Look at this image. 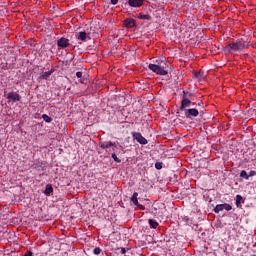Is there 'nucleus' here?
Segmentation results:
<instances>
[{"label":"nucleus","mask_w":256,"mask_h":256,"mask_svg":"<svg viewBox=\"0 0 256 256\" xmlns=\"http://www.w3.org/2000/svg\"><path fill=\"white\" fill-rule=\"evenodd\" d=\"M148 69L152 71V73H156V75H168L169 65H167V61L165 60H157L156 64H149Z\"/></svg>","instance_id":"f257e3e1"},{"label":"nucleus","mask_w":256,"mask_h":256,"mask_svg":"<svg viewBox=\"0 0 256 256\" xmlns=\"http://www.w3.org/2000/svg\"><path fill=\"white\" fill-rule=\"evenodd\" d=\"M228 51H243L245 49V42L237 41L230 43L227 47Z\"/></svg>","instance_id":"f03ea898"},{"label":"nucleus","mask_w":256,"mask_h":256,"mask_svg":"<svg viewBox=\"0 0 256 256\" xmlns=\"http://www.w3.org/2000/svg\"><path fill=\"white\" fill-rule=\"evenodd\" d=\"M131 135L134 141H137V143H139L140 145H147V143H149V141H147L146 138L143 137V134H141V132H132Z\"/></svg>","instance_id":"7ed1b4c3"},{"label":"nucleus","mask_w":256,"mask_h":256,"mask_svg":"<svg viewBox=\"0 0 256 256\" xmlns=\"http://www.w3.org/2000/svg\"><path fill=\"white\" fill-rule=\"evenodd\" d=\"M231 209H233V206L228 203L217 204L214 208V213H221V211H231Z\"/></svg>","instance_id":"20e7f679"},{"label":"nucleus","mask_w":256,"mask_h":256,"mask_svg":"<svg viewBox=\"0 0 256 256\" xmlns=\"http://www.w3.org/2000/svg\"><path fill=\"white\" fill-rule=\"evenodd\" d=\"M6 99H8V103H11V101L12 103H17L21 101V95H19L17 92H9Z\"/></svg>","instance_id":"39448f33"},{"label":"nucleus","mask_w":256,"mask_h":256,"mask_svg":"<svg viewBox=\"0 0 256 256\" xmlns=\"http://www.w3.org/2000/svg\"><path fill=\"white\" fill-rule=\"evenodd\" d=\"M70 45L71 42L65 37H61L57 40V46L59 49H67V47H69Z\"/></svg>","instance_id":"423d86ee"},{"label":"nucleus","mask_w":256,"mask_h":256,"mask_svg":"<svg viewBox=\"0 0 256 256\" xmlns=\"http://www.w3.org/2000/svg\"><path fill=\"white\" fill-rule=\"evenodd\" d=\"M184 115H185V117H187V119H193V117L199 116V110H197L195 108L186 109V110H184Z\"/></svg>","instance_id":"0eeeda50"},{"label":"nucleus","mask_w":256,"mask_h":256,"mask_svg":"<svg viewBox=\"0 0 256 256\" xmlns=\"http://www.w3.org/2000/svg\"><path fill=\"white\" fill-rule=\"evenodd\" d=\"M137 197H139V193L134 192L130 200L133 202V205L138 207V209H141L142 211L145 210V206L139 204V200L137 199Z\"/></svg>","instance_id":"6e6552de"},{"label":"nucleus","mask_w":256,"mask_h":256,"mask_svg":"<svg viewBox=\"0 0 256 256\" xmlns=\"http://www.w3.org/2000/svg\"><path fill=\"white\" fill-rule=\"evenodd\" d=\"M192 100H186L182 98L181 105H180V111H186L187 107H191V105H195V103L191 102Z\"/></svg>","instance_id":"1a4fd4ad"},{"label":"nucleus","mask_w":256,"mask_h":256,"mask_svg":"<svg viewBox=\"0 0 256 256\" xmlns=\"http://www.w3.org/2000/svg\"><path fill=\"white\" fill-rule=\"evenodd\" d=\"M182 99H186L188 101H195V94L191 92V90L183 91Z\"/></svg>","instance_id":"9d476101"},{"label":"nucleus","mask_w":256,"mask_h":256,"mask_svg":"<svg viewBox=\"0 0 256 256\" xmlns=\"http://www.w3.org/2000/svg\"><path fill=\"white\" fill-rule=\"evenodd\" d=\"M123 24L127 29H133V27L136 25V22L133 18H127L123 21Z\"/></svg>","instance_id":"9b49d317"},{"label":"nucleus","mask_w":256,"mask_h":256,"mask_svg":"<svg viewBox=\"0 0 256 256\" xmlns=\"http://www.w3.org/2000/svg\"><path fill=\"white\" fill-rule=\"evenodd\" d=\"M75 37L78 41H87V39H89V36L87 35V32L85 31H80L78 33L75 34Z\"/></svg>","instance_id":"f8f14e48"},{"label":"nucleus","mask_w":256,"mask_h":256,"mask_svg":"<svg viewBox=\"0 0 256 256\" xmlns=\"http://www.w3.org/2000/svg\"><path fill=\"white\" fill-rule=\"evenodd\" d=\"M143 3H144V0H128V5L134 8L141 7Z\"/></svg>","instance_id":"ddd939ff"},{"label":"nucleus","mask_w":256,"mask_h":256,"mask_svg":"<svg viewBox=\"0 0 256 256\" xmlns=\"http://www.w3.org/2000/svg\"><path fill=\"white\" fill-rule=\"evenodd\" d=\"M53 73H55V69H51L48 72H43L40 75V79H44L45 81H47V79H49L51 75H53Z\"/></svg>","instance_id":"4468645a"},{"label":"nucleus","mask_w":256,"mask_h":256,"mask_svg":"<svg viewBox=\"0 0 256 256\" xmlns=\"http://www.w3.org/2000/svg\"><path fill=\"white\" fill-rule=\"evenodd\" d=\"M101 149H109L110 147H115V142H103L101 145H100Z\"/></svg>","instance_id":"2eb2a0df"},{"label":"nucleus","mask_w":256,"mask_h":256,"mask_svg":"<svg viewBox=\"0 0 256 256\" xmlns=\"http://www.w3.org/2000/svg\"><path fill=\"white\" fill-rule=\"evenodd\" d=\"M112 151L115 153V155H119L121 151H123V146H117V143H115L112 147Z\"/></svg>","instance_id":"dca6fc26"},{"label":"nucleus","mask_w":256,"mask_h":256,"mask_svg":"<svg viewBox=\"0 0 256 256\" xmlns=\"http://www.w3.org/2000/svg\"><path fill=\"white\" fill-rule=\"evenodd\" d=\"M51 193H53V186L51 184H47L46 188L44 190V195L49 197V195H51Z\"/></svg>","instance_id":"f3484780"},{"label":"nucleus","mask_w":256,"mask_h":256,"mask_svg":"<svg viewBox=\"0 0 256 256\" xmlns=\"http://www.w3.org/2000/svg\"><path fill=\"white\" fill-rule=\"evenodd\" d=\"M138 19H142L143 21H151V15L139 13Z\"/></svg>","instance_id":"a211bd4d"},{"label":"nucleus","mask_w":256,"mask_h":256,"mask_svg":"<svg viewBox=\"0 0 256 256\" xmlns=\"http://www.w3.org/2000/svg\"><path fill=\"white\" fill-rule=\"evenodd\" d=\"M148 223L151 229H155L156 227H159V223L155 219H149Z\"/></svg>","instance_id":"6ab92c4d"},{"label":"nucleus","mask_w":256,"mask_h":256,"mask_svg":"<svg viewBox=\"0 0 256 256\" xmlns=\"http://www.w3.org/2000/svg\"><path fill=\"white\" fill-rule=\"evenodd\" d=\"M42 119H43V121H45L46 123H51V121H53V118L49 117V115H47V114H43V115H42Z\"/></svg>","instance_id":"aec40b11"},{"label":"nucleus","mask_w":256,"mask_h":256,"mask_svg":"<svg viewBox=\"0 0 256 256\" xmlns=\"http://www.w3.org/2000/svg\"><path fill=\"white\" fill-rule=\"evenodd\" d=\"M240 177H242V179H246V181L249 180V174H247V171L245 170L240 172Z\"/></svg>","instance_id":"412c9836"},{"label":"nucleus","mask_w":256,"mask_h":256,"mask_svg":"<svg viewBox=\"0 0 256 256\" xmlns=\"http://www.w3.org/2000/svg\"><path fill=\"white\" fill-rule=\"evenodd\" d=\"M118 154L112 153L111 154V158L113 159V161H115V163H121V159H119V157H117Z\"/></svg>","instance_id":"4be33fe9"},{"label":"nucleus","mask_w":256,"mask_h":256,"mask_svg":"<svg viewBox=\"0 0 256 256\" xmlns=\"http://www.w3.org/2000/svg\"><path fill=\"white\" fill-rule=\"evenodd\" d=\"M241 201H243V196L241 195H236V205L239 207V204H241Z\"/></svg>","instance_id":"5701e85b"},{"label":"nucleus","mask_w":256,"mask_h":256,"mask_svg":"<svg viewBox=\"0 0 256 256\" xmlns=\"http://www.w3.org/2000/svg\"><path fill=\"white\" fill-rule=\"evenodd\" d=\"M155 169H158V170L163 169V162H156L155 163Z\"/></svg>","instance_id":"b1692460"},{"label":"nucleus","mask_w":256,"mask_h":256,"mask_svg":"<svg viewBox=\"0 0 256 256\" xmlns=\"http://www.w3.org/2000/svg\"><path fill=\"white\" fill-rule=\"evenodd\" d=\"M93 253H94V255H101V248L100 247L94 248Z\"/></svg>","instance_id":"393cba45"},{"label":"nucleus","mask_w":256,"mask_h":256,"mask_svg":"<svg viewBox=\"0 0 256 256\" xmlns=\"http://www.w3.org/2000/svg\"><path fill=\"white\" fill-rule=\"evenodd\" d=\"M255 175H256V171H255V170H252V171L249 172L248 178H249V177H255Z\"/></svg>","instance_id":"a878e982"},{"label":"nucleus","mask_w":256,"mask_h":256,"mask_svg":"<svg viewBox=\"0 0 256 256\" xmlns=\"http://www.w3.org/2000/svg\"><path fill=\"white\" fill-rule=\"evenodd\" d=\"M76 77H77L78 79L83 78V72H76Z\"/></svg>","instance_id":"bb28decb"},{"label":"nucleus","mask_w":256,"mask_h":256,"mask_svg":"<svg viewBox=\"0 0 256 256\" xmlns=\"http://www.w3.org/2000/svg\"><path fill=\"white\" fill-rule=\"evenodd\" d=\"M251 42L248 43H244V49H249V47H251Z\"/></svg>","instance_id":"cd10ccee"},{"label":"nucleus","mask_w":256,"mask_h":256,"mask_svg":"<svg viewBox=\"0 0 256 256\" xmlns=\"http://www.w3.org/2000/svg\"><path fill=\"white\" fill-rule=\"evenodd\" d=\"M24 256H33V252L28 250L26 251V253L24 254Z\"/></svg>","instance_id":"c85d7f7f"},{"label":"nucleus","mask_w":256,"mask_h":256,"mask_svg":"<svg viewBox=\"0 0 256 256\" xmlns=\"http://www.w3.org/2000/svg\"><path fill=\"white\" fill-rule=\"evenodd\" d=\"M79 83H81V85H85V77L82 76V78H80Z\"/></svg>","instance_id":"c756f323"},{"label":"nucleus","mask_w":256,"mask_h":256,"mask_svg":"<svg viewBox=\"0 0 256 256\" xmlns=\"http://www.w3.org/2000/svg\"><path fill=\"white\" fill-rule=\"evenodd\" d=\"M119 3V0H111V5H117Z\"/></svg>","instance_id":"7c9ffc66"},{"label":"nucleus","mask_w":256,"mask_h":256,"mask_svg":"<svg viewBox=\"0 0 256 256\" xmlns=\"http://www.w3.org/2000/svg\"><path fill=\"white\" fill-rule=\"evenodd\" d=\"M121 253L122 255H125V253H127V250L125 248H121Z\"/></svg>","instance_id":"2f4dec72"},{"label":"nucleus","mask_w":256,"mask_h":256,"mask_svg":"<svg viewBox=\"0 0 256 256\" xmlns=\"http://www.w3.org/2000/svg\"><path fill=\"white\" fill-rule=\"evenodd\" d=\"M201 75H203V74H202L201 72H198V73L196 74L197 79L201 78Z\"/></svg>","instance_id":"473e14b6"},{"label":"nucleus","mask_w":256,"mask_h":256,"mask_svg":"<svg viewBox=\"0 0 256 256\" xmlns=\"http://www.w3.org/2000/svg\"><path fill=\"white\" fill-rule=\"evenodd\" d=\"M254 247H256V242H255V244H254Z\"/></svg>","instance_id":"72a5a7b5"}]
</instances>
